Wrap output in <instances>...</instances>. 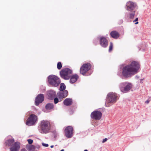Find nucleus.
I'll return each instance as SVG.
<instances>
[{
    "instance_id": "1",
    "label": "nucleus",
    "mask_w": 151,
    "mask_h": 151,
    "mask_svg": "<svg viewBox=\"0 0 151 151\" xmlns=\"http://www.w3.org/2000/svg\"><path fill=\"white\" fill-rule=\"evenodd\" d=\"M139 68V63L136 61H133L123 68L122 75L125 77H130L136 73Z\"/></svg>"
},
{
    "instance_id": "2",
    "label": "nucleus",
    "mask_w": 151,
    "mask_h": 151,
    "mask_svg": "<svg viewBox=\"0 0 151 151\" xmlns=\"http://www.w3.org/2000/svg\"><path fill=\"white\" fill-rule=\"evenodd\" d=\"M48 82L52 86L56 87L60 84L61 81L60 79L57 76L51 75L48 77Z\"/></svg>"
},
{
    "instance_id": "3",
    "label": "nucleus",
    "mask_w": 151,
    "mask_h": 151,
    "mask_svg": "<svg viewBox=\"0 0 151 151\" xmlns=\"http://www.w3.org/2000/svg\"><path fill=\"white\" fill-rule=\"evenodd\" d=\"M41 129L43 133H47L50 128L49 122L46 120H43L41 122Z\"/></svg>"
},
{
    "instance_id": "4",
    "label": "nucleus",
    "mask_w": 151,
    "mask_h": 151,
    "mask_svg": "<svg viewBox=\"0 0 151 151\" xmlns=\"http://www.w3.org/2000/svg\"><path fill=\"white\" fill-rule=\"evenodd\" d=\"M37 117L35 114H31L26 123L27 125L30 126L34 125L37 120Z\"/></svg>"
},
{
    "instance_id": "5",
    "label": "nucleus",
    "mask_w": 151,
    "mask_h": 151,
    "mask_svg": "<svg viewBox=\"0 0 151 151\" xmlns=\"http://www.w3.org/2000/svg\"><path fill=\"white\" fill-rule=\"evenodd\" d=\"M91 65L90 64H83L81 67L80 72L83 75H84L85 73L91 68Z\"/></svg>"
},
{
    "instance_id": "6",
    "label": "nucleus",
    "mask_w": 151,
    "mask_h": 151,
    "mask_svg": "<svg viewBox=\"0 0 151 151\" xmlns=\"http://www.w3.org/2000/svg\"><path fill=\"white\" fill-rule=\"evenodd\" d=\"M136 6V4L135 3L129 1L127 3L126 9L129 11H134Z\"/></svg>"
},
{
    "instance_id": "7",
    "label": "nucleus",
    "mask_w": 151,
    "mask_h": 151,
    "mask_svg": "<svg viewBox=\"0 0 151 151\" xmlns=\"http://www.w3.org/2000/svg\"><path fill=\"white\" fill-rule=\"evenodd\" d=\"M102 116V113L100 111H96L93 112L91 114V116L93 119L96 120L100 119Z\"/></svg>"
},
{
    "instance_id": "8",
    "label": "nucleus",
    "mask_w": 151,
    "mask_h": 151,
    "mask_svg": "<svg viewBox=\"0 0 151 151\" xmlns=\"http://www.w3.org/2000/svg\"><path fill=\"white\" fill-rule=\"evenodd\" d=\"M44 96L43 94H39L36 97L35 102V104L38 106L39 104L41 103L44 100Z\"/></svg>"
},
{
    "instance_id": "9",
    "label": "nucleus",
    "mask_w": 151,
    "mask_h": 151,
    "mask_svg": "<svg viewBox=\"0 0 151 151\" xmlns=\"http://www.w3.org/2000/svg\"><path fill=\"white\" fill-rule=\"evenodd\" d=\"M20 148V143L19 142H15L13 147L10 148L11 151H18Z\"/></svg>"
},
{
    "instance_id": "10",
    "label": "nucleus",
    "mask_w": 151,
    "mask_h": 151,
    "mask_svg": "<svg viewBox=\"0 0 151 151\" xmlns=\"http://www.w3.org/2000/svg\"><path fill=\"white\" fill-rule=\"evenodd\" d=\"M116 96L114 93H110L108 95V99L110 102L114 101L116 99Z\"/></svg>"
},
{
    "instance_id": "11",
    "label": "nucleus",
    "mask_w": 151,
    "mask_h": 151,
    "mask_svg": "<svg viewBox=\"0 0 151 151\" xmlns=\"http://www.w3.org/2000/svg\"><path fill=\"white\" fill-rule=\"evenodd\" d=\"M73 128L72 127H68L67 128V137H71L73 135Z\"/></svg>"
},
{
    "instance_id": "12",
    "label": "nucleus",
    "mask_w": 151,
    "mask_h": 151,
    "mask_svg": "<svg viewBox=\"0 0 151 151\" xmlns=\"http://www.w3.org/2000/svg\"><path fill=\"white\" fill-rule=\"evenodd\" d=\"M57 96L60 101H61L63 99L66 97V93L64 91H59L57 93Z\"/></svg>"
},
{
    "instance_id": "13",
    "label": "nucleus",
    "mask_w": 151,
    "mask_h": 151,
    "mask_svg": "<svg viewBox=\"0 0 151 151\" xmlns=\"http://www.w3.org/2000/svg\"><path fill=\"white\" fill-rule=\"evenodd\" d=\"M60 75L63 79L66 80V68L62 69L60 72Z\"/></svg>"
},
{
    "instance_id": "14",
    "label": "nucleus",
    "mask_w": 151,
    "mask_h": 151,
    "mask_svg": "<svg viewBox=\"0 0 151 151\" xmlns=\"http://www.w3.org/2000/svg\"><path fill=\"white\" fill-rule=\"evenodd\" d=\"M14 142V140L13 138L8 139L5 142V145L7 146H11Z\"/></svg>"
},
{
    "instance_id": "15",
    "label": "nucleus",
    "mask_w": 151,
    "mask_h": 151,
    "mask_svg": "<svg viewBox=\"0 0 151 151\" xmlns=\"http://www.w3.org/2000/svg\"><path fill=\"white\" fill-rule=\"evenodd\" d=\"M110 35L112 38H118L120 36L119 33L115 31L111 32L110 33Z\"/></svg>"
},
{
    "instance_id": "16",
    "label": "nucleus",
    "mask_w": 151,
    "mask_h": 151,
    "mask_svg": "<svg viewBox=\"0 0 151 151\" xmlns=\"http://www.w3.org/2000/svg\"><path fill=\"white\" fill-rule=\"evenodd\" d=\"M70 82L72 83L75 82L78 78V76L76 74L70 76Z\"/></svg>"
},
{
    "instance_id": "17",
    "label": "nucleus",
    "mask_w": 151,
    "mask_h": 151,
    "mask_svg": "<svg viewBox=\"0 0 151 151\" xmlns=\"http://www.w3.org/2000/svg\"><path fill=\"white\" fill-rule=\"evenodd\" d=\"M100 44L103 47H106L107 45V41L106 38H101Z\"/></svg>"
},
{
    "instance_id": "18",
    "label": "nucleus",
    "mask_w": 151,
    "mask_h": 151,
    "mask_svg": "<svg viewBox=\"0 0 151 151\" xmlns=\"http://www.w3.org/2000/svg\"><path fill=\"white\" fill-rule=\"evenodd\" d=\"M48 95L50 98L52 99L56 96V93L53 91H50L49 92Z\"/></svg>"
},
{
    "instance_id": "19",
    "label": "nucleus",
    "mask_w": 151,
    "mask_h": 151,
    "mask_svg": "<svg viewBox=\"0 0 151 151\" xmlns=\"http://www.w3.org/2000/svg\"><path fill=\"white\" fill-rule=\"evenodd\" d=\"M132 86L131 84H129L125 87L124 89H121V91L123 92L127 91L131 88Z\"/></svg>"
},
{
    "instance_id": "20",
    "label": "nucleus",
    "mask_w": 151,
    "mask_h": 151,
    "mask_svg": "<svg viewBox=\"0 0 151 151\" xmlns=\"http://www.w3.org/2000/svg\"><path fill=\"white\" fill-rule=\"evenodd\" d=\"M54 108V105L52 103H48L45 106V109L47 110L52 109Z\"/></svg>"
},
{
    "instance_id": "21",
    "label": "nucleus",
    "mask_w": 151,
    "mask_h": 151,
    "mask_svg": "<svg viewBox=\"0 0 151 151\" xmlns=\"http://www.w3.org/2000/svg\"><path fill=\"white\" fill-rule=\"evenodd\" d=\"M135 11H133L132 12L129 13L127 16V17L129 19H133L135 15Z\"/></svg>"
},
{
    "instance_id": "22",
    "label": "nucleus",
    "mask_w": 151,
    "mask_h": 151,
    "mask_svg": "<svg viewBox=\"0 0 151 151\" xmlns=\"http://www.w3.org/2000/svg\"><path fill=\"white\" fill-rule=\"evenodd\" d=\"M72 70L69 68H67V79H69L70 77V74H72Z\"/></svg>"
},
{
    "instance_id": "23",
    "label": "nucleus",
    "mask_w": 151,
    "mask_h": 151,
    "mask_svg": "<svg viewBox=\"0 0 151 151\" xmlns=\"http://www.w3.org/2000/svg\"><path fill=\"white\" fill-rule=\"evenodd\" d=\"M66 86L65 84L63 83H61L60 84V87L59 90L60 91H63L65 89Z\"/></svg>"
},
{
    "instance_id": "24",
    "label": "nucleus",
    "mask_w": 151,
    "mask_h": 151,
    "mask_svg": "<svg viewBox=\"0 0 151 151\" xmlns=\"http://www.w3.org/2000/svg\"><path fill=\"white\" fill-rule=\"evenodd\" d=\"M72 104V101L71 99H67V106L71 105Z\"/></svg>"
},
{
    "instance_id": "25",
    "label": "nucleus",
    "mask_w": 151,
    "mask_h": 151,
    "mask_svg": "<svg viewBox=\"0 0 151 151\" xmlns=\"http://www.w3.org/2000/svg\"><path fill=\"white\" fill-rule=\"evenodd\" d=\"M59 101H60V100L59 99L58 97H55L54 99V104H57Z\"/></svg>"
},
{
    "instance_id": "26",
    "label": "nucleus",
    "mask_w": 151,
    "mask_h": 151,
    "mask_svg": "<svg viewBox=\"0 0 151 151\" xmlns=\"http://www.w3.org/2000/svg\"><path fill=\"white\" fill-rule=\"evenodd\" d=\"M62 67V65L60 62H59L57 64V68L60 70Z\"/></svg>"
},
{
    "instance_id": "27",
    "label": "nucleus",
    "mask_w": 151,
    "mask_h": 151,
    "mask_svg": "<svg viewBox=\"0 0 151 151\" xmlns=\"http://www.w3.org/2000/svg\"><path fill=\"white\" fill-rule=\"evenodd\" d=\"M27 141L28 142V143L30 144H32L33 142V140L30 139H28L27 140Z\"/></svg>"
},
{
    "instance_id": "28",
    "label": "nucleus",
    "mask_w": 151,
    "mask_h": 151,
    "mask_svg": "<svg viewBox=\"0 0 151 151\" xmlns=\"http://www.w3.org/2000/svg\"><path fill=\"white\" fill-rule=\"evenodd\" d=\"M35 147L34 145H32L29 147V149L30 150H32L35 149Z\"/></svg>"
},
{
    "instance_id": "29",
    "label": "nucleus",
    "mask_w": 151,
    "mask_h": 151,
    "mask_svg": "<svg viewBox=\"0 0 151 151\" xmlns=\"http://www.w3.org/2000/svg\"><path fill=\"white\" fill-rule=\"evenodd\" d=\"M113 47V45L112 43H110V45L109 48V51H111L112 50Z\"/></svg>"
},
{
    "instance_id": "30",
    "label": "nucleus",
    "mask_w": 151,
    "mask_h": 151,
    "mask_svg": "<svg viewBox=\"0 0 151 151\" xmlns=\"http://www.w3.org/2000/svg\"><path fill=\"white\" fill-rule=\"evenodd\" d=\"M42 145L43 146L45 147H47L48 146V145L47 144L43 143H42Z\"/></svg>"
},
{
    "instance_id": "31",
    "label": "nucleus",
    "mask_w": 151,
    "mask_h": 151,
    "mask_svg": "<svg viewBox=\"0 0 151 151\" xmlns=\"http://www.w3.org/2000/svg\"><path fill=\"white\" fill-rule=\"evenodd\" d=\"M107 138H105L103 140V141H102V142L103 143H104V142H106V141L107 140Z\"/></svg>"
},
{
    "instance_id": "32",
    "label": "nucleus",
    "mask_w": 151,
    "mask_h": 151,
    "mask_svg": "<svg viewBox=\"0 0 151 151\" xmlns=\"http://www.w3.org/2000/svg\"><path fill=\"white\" fill-rule=\"evenodd\" d=\"M63 103L64 105H66V99L64 101Z\"/></svg>"
},
{
    "instance_id": "33",
    "label": "nucleus",
    "mask_w": 151,
    "mask_h": 151,
    "mask_svg": "<svg viewBox=\"0 0 151 151\" xmlns=\"http://www.w3.org/2000/svg\"><path fill=\"white\" fill-rule=\"evenodd\" d=\"M138 20V18H137L135 19V20L133 21V22H134L136 21H137Z\"/></svg>"
},
{
    "instance_id": "34",
    "label": "nucleus",
    "mask_w": 151,
    "mask_h": 151,
    "mask_svg": "<svg viewBox=\"0 0 151 151\" xmlns=\"http://www.w3.org/2000/svg\"><path fill=\"white\" fill-rule=\"evenodd\" d=\"M21 151H27V150L25 149H22Z\"/></svg>"
},
{
    "instance_id": "35",
    "label": "nucleus",
    "mask_w": 151,
    "mask_h": 151,
    "mask_svg": "<svg viewBox=\"0 0 151 151\" xmlns=\"http://www.w3.org/2000/svg\"><path fill=\"white\" fill-rule=\"evenodd\" d=\"M138 23V22H136V23H135V24H137Z\"/></svg>"
},
{
    "instance_id": "36",
    "label": "nucleus",
    "mask_w": 151,
    "mask_h": 151,
    "mask_svg": "<svg viewBox=\"0 0 151 151\" xmlns=\"http://www.w3.org/2000/svg\"><path fill=\"white\" fill-rule=\"evenodd\" d=\"M54 147V146L53 145H51L50 146V147L51 148H53V147Z\"/></svg>"
},
{
    "instance_id": "37",
    "label": "nucleus",
    "mask_w": 151,
    "mask_h": 151,
    "mask_svg": "<svg viewBox=\"0 0 151 151\" xmlns=\"http://www.w3.org/2000/svg\"><path fill=\"white\" fill-rule=\"evenodd\" d=\"M146 102L147 103H148L149 102V101L148 100H147L146 101Z\"/></svg>"
},
{
    "instance_id": "38",
    "label": "nucleus",
    "mask_w": 151,
    "mask_h": 151,
    "mask_svg": "<svg viewBox=\"0 0 151 151\" xmlns=\"http://www.w3.org/2000/svg\"><path fill=\"white\" fill-rule=\"evenodd\" d=\"M60 151H64V150L63 149H62L60 150Z\"/></svg>"
},
{
    "instance_id": "39",
    "label": "nucleus",
    "mask_w": 151,
    "mask_h": 151,
    "mask_svg": "<svg viewBox=\"0 0 151 151\" xmlns=\"http://www.w3.org/2000/svg\"><path fill=\"white\" fill-rule=\"evenodd\" d=\"M65 131H66V128H65Z\"/></svg>"
},
{
    "instance_id": "40",
    "label": "nucleus",
    "mask_w": 151,
    "mask_h": 151,
    "mask_svg": "<svg viewBox=\"0 0 151 151\" xmlns=\"http://www.w3.org/2000/svg\"><path fill=\"white\" fill-rule=\"evenodd\" d=\"M84 151H88V150H84Z\"/></svg>"
},
{
    "instance_id": "41",
    "label": "nucleus",
    "mask_w": 151,
    "mask_h": 151,
    "mask_svg": "<svg viewBox=\"0 0 151 151\" xmlns=\"http://www.w3.org/2000/svg\"><path fill=\"white\" fill-rule=\"evenodd\" d=\"M65 135L66 136V133H65Z\"/></svg>"
}]
</instances>
